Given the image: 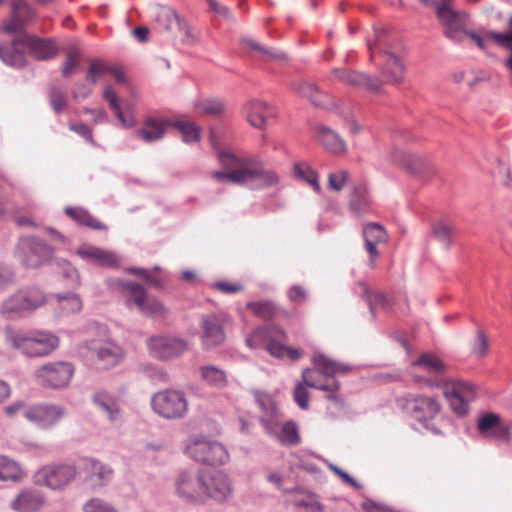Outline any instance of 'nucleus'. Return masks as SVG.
Returning a JSON list of instances; mask_svg holds the SVG:
<instances>
[{
  "label": "nucleus",
  "mask_w": 512,
  "mask_h": 512,
  "mask_svg": "<svg viewBox=\"0 0 512 512\" xmlns=\"http://www.w3.org/2000/svg\"><path fill=\"white\" fill-rule=\"evenodd\" d=\"M211 142L216 147L214 133H211ZM215 149L218 161L223 168V170L213 172V177L218 182L245 185L250 189H262L278 183V176L274 172L266 171L257 158L237 155L219 148Z\"/></svg>",
  "instance_id": "obj_1"
},
{
  "label": "nucleus",
  "mask_w": 512,
  "mask_h": 512,
  "mask_svg": "<svg viewBox=\"0 0 512 512\" xmlns=\"http://www.w3.org/2000/svg\"><path fill=\"white\" fill-rule=\"evenodd\" d=\"M314 369H305L302 372L303 383L296 384L293 390V399L303 410L309 407V393L307 387L329 392L328 399H334V394L339 390L340 383L336 380L337 373L346 374L351 367L335 362L323 354H315L313 357Z\"/></svg>",
  "instance_id": "obj_2"
},
{
  "label": "nucleus",
  "mask_w": 512,
  "mask_h": 512,
  "mask_svg": "<svg viewBox=\"0 0 512 512\" xmlns=\"http://www.w3.org/2000/svg\"><path fill=\"white\" fill-rule=\"evenodd\" d=\"M26 51L38 60H49L57 55L58 48L52 40L40 39L27 33L18 34L9 43L0 41V59L6 65L24 66Z\"/></svg>",
  "instance_id": "obj_3"
},
{
  "label": "nucleus",
  "mask_w": 512,
  "mask_h": 512,
  "mask_svg": "<svg viewBox=\"0 0 512 512\" xmlns=\"http://www.w3.org/2000/svg\"><path fill=\"white\" fill-rule=\"evenodd\" d=\"M6 342L28 357H42L52 353L59 345L57 336L37 331L25 333L12 327L4 330Z\"/></svg>",
  "instance_id": "obj_4"
},
{
  "label": "nucleus",
  "mask_w": 512,
  "mask_h": 512,
  "mask_svg": "<svg viewBox=\"0 0 512 512\" xmlns=\"http://www.w3.org/2000/svg\"><path fill=\"white\" fill-rule=\"evenodd\" d=\"M286 340L285 332L274 325L267 324L255 329V331L246 338V343L251 348H265L270 355L283 358L288 357L291 360H298L302 353L295 348L287 347L283 342Z\"/></svg>",
  "instance_id": "obj_5"
},
{
  "label": "nucleus",
  "mask_w": 512,
  "mask_h": 512,
  "mask_svg": "<svg viewBox=\"0 0 512 512\" xmlns=\"http://www.w3.org/2000/svg\"><path fill=\"white\" fill-rule=\"evenodd\" d=\"M47 301V296L39 287L27 286L3 300L0 305V314L9 320L19 319L37 310Z\"/></svg>",
  "instance_id": "obj_6"
},
{
  "label": "nucleus",
  "mask_w": 512,
  "mask_h": 512,
  "mask_svg": "<svg viewBox=\"0 0 512 512\" xmlns=\"http://www.w3.org/2000/svg\"><path fill=\"white\" fill-rule=\"evenodd\" d=\"M206 472L200 469L181 470L174 480L175 493L188 504H204Z\"/></svg>",
  "instance_id": "obj_7"
},
{
  "label": "nucleus",
  "mask_w": 512,
  "mask_h": 512,
  "mask_svg": "<svg viewBox=\"0 0 512 512\" xmlns=\"http://www.w3.org/2000/svg\"><path fill=\"white\" fill-rule=\"evenodd\" d=\"M185 454L206 465H222L229 459L226 448L220 442L205 436L190 439L185 447Z\"/></svg>",
  "instance_id": "obj_8"
},
{
  "label": "nucleus",
  "mask_w": 512,
  "mask_h": 512,
  "mask_svg": "<svg viewBox=\"0 0 512 512\" xmlns=\"http://www.w3.org/2000/svg\"><path fill=\"white\" fill-rule=\"evenodd\" d=\"M53 248L44 240L34 237H21L16 246L15 255L27 268H39L53 258Z\"/></svg>",
  "instance_id": "obj_9"
},
{
  "label": "nucleus",
  "mask_w": 512,
  "mask_h": 512,
  "mask_svg": "<svg viewBox=\"0 0 512 512\" xmlns=\"http://www.w3.org/2000/svg\"><path fill=\"white\" fill-rule=\"evenodd\" d=\"M153 411L159 416L169 419H181L188 412V401L184 393L174 389H166L155 393L151 398Z\"/></svg>",
  "instance_id": "obj_10"
},
{
  "label": "nucleus",
  "mask_w": 512,
  "mask_h": 512,
  "mask_svg": "<svg viewBox=\"0 0 512 512\" xmlns=\"http://www.w3.org/2000/svg\"><path fill=\"white\" fill-rule=\"evenodd\" d=\"M89 358L97 370H109L118 366L124 359V351L117 343L108 339L87 341Z\"/></svg>",
  "instance_id": "obj_11"
},
{
  "label": "nucleus",
  "mask_w": 512,
  "mask_h": 512,
  "mask_svg": "<svg viewBox=\"0 0 512 512\" xmlns=\"http://www.w3.org/2000/svg\"><path fill=\"white\" fill-rule=\"evenodd\" d=\"M368 47L371 54L374 53V49H378L384 58V64L382 68L383 76L387 78L389 83H398L402 80L404 74V66L401 60L388 49L390 45L387 39V32L381 28L374 29V40L373 45L371 40H368ZM373 58V55H371Z\"/></svg>",
  "instance_id": "obj_12"
},
{
  "label": "nucleus",
  "mask_w": 512,
  "mask_h": 512,
  "mask_svg": "<svg viewBox=\"0 0 512 512\" xmlns=\"http://www.w3.org/2000/svg\"><path fill=\"white\" fill-rule=\"evenodd\" d=\"M403 409L414 419L422 423L423 427L437 433V429L429 424L440 412V404L434 397L414 396L412 394L404 396L401 400Z\"/></svg>",
  "instance_id": "obj_13"
},
{
  "label": "nucleus",
  "mask_w": 512,
  "mask_h": 512,
  "mask_svg": "<svg viewBox=\"0 0 512 512\" xmlns=\"http://www.w3.org/2000/svg\"><path fill=\"white\" fill-rule=\"evenodd\" d=\"M435 9L437 18L444 27V35L451 41L461 42L465 38L468 15L452 9L447 0H441Z\"/></svg>",
  "instance_id": "obj_14"
},
{
  "label": "nucleus",
  "mask_w": 512,
  "mask_h": 512,
  "mask_svg": "<svg viewBox=\"0 0 512 512\" xmlns=\"http://www.w3.org/2000/svg\"><path fill=\"white\" fill-rule=\"evenodd\" d=\"M413 366L423 371L426 375H416L417 382H425L431 387H442L447 383L446 363L433 353H423L413 362Z\"/></svg>",
  "instance_id": "obj_15"
},
{
  "label": "nucleus",
  "mask_w": 512,
  "mask_h": 512,
  "mask_svg": "<svg viewBox=\"0 0 512 512\" xmlns=\"http://www.w3.org/2000/svg\"><path fill=\"white\" fill-rule=\"evenodd\" d=\"M77 475V468L72 464H51L37 471L36 482L52 490H61L69 485Z\"/></svg>",
  "instance_id": "obj_16"
},
{
  "label": "nucleus",
  "mask_w": 512,
  "mask_h": 512,
  "mask_svg": "<svg viewBox=\"0 0 512 512\" xmlns=\"http://www.w3.org/2000/svg\"><path fill=\"white\" fill-rule=\"evenodd\" d=\"M73 374L74 366L64 361L46 363L35 371V377L42 386L54 389L67 386Z\"/></svg>",
  "instance_id": "obj_17"
},
{
  "label": "nucleus",
  "mask_w": 512,
  "mask_h": 512,
  "mask_svg": "<svg viewBox=\"0 0 512 512\" xmlns=\"http://www.w3.org/2000/svg\"><path fill=\"white\" fill-rule=\"evenodd\" d=\"M119 285L126 293L128 305L134 303L146 315H164L165 309L162 304L157 299L148 297L143 286L130 281H119Z\"/></svg>",
  "instance_id": "obj_18"
},
{
  "label": "nucleus",
  "mask_w": 512,
  "mask_h": 512,
  "mask_svg": "<svg viewBox=\"0 0 512 512\" xmlns=\"http://www.w3.org/2000/svg\"><path fill=\"white\" fill-rule=\"evenodd\" d=\"M66 415L64 407L56 404H36L24 409V417L41 429H50Z\"/></svg>",
  "instance_id": "obj_19"
},
{
  "label": "nucleus",
  "mask_w": 512,
  "mask_h": 512,
  "mask_svg": "<svg viewBox=\"0 0 512 512\" xmlns=\"http://www.w3.org/2000/svg\"><path fill=\"white\" fill-rule=\"evenodd\" d=\"M150 355L159 360L180 356L187 349V342L180 337L159 335L148 339Z\"/></svg>",
  "instance_id": "obj_20"
},
{
  "label": "nucleus",
  "mask_w": 512,
  "mask_h": 512,
  "mask_svg": "<svg viewBox=\"0 0 512 512\" xmlns=\"http://www.w3.org/2000/svg\"><path fill=\"white\" fill-rule=\"evenodd\" d=\"M204 503L213 500L218 503L228 502L232 499L234 488L231 479L222 471L206 473L204 487Z\"/></svg>",
  "instance_id": "obj_21"
},
{
  "label": "nucleus",
  "mask_w": 512,
  "mask_h": 512,
  "mask_svg": "<svg viewBox=\"0 0 512 512\" xmlns=\"http://www.w3.org/2000/svg\"><path fill=\"white\" fill-rule=\"evenodd\" d=\"M79 469L84 474V480L92 488H102L108 485L114 476L111 466L90 457L80 460Z\"/></svg>",
  "instance_id": "obj_22"
},
{
  "label": "nucleus",
  "mask_w": 512,
  "mask_h": 512,
  "mask_svg": "<svg viewBox=\"0 0 512 512\" xmlns=\"http://www.w3.org/2000/svg\"><path fill=\"white\" fill-rule=\"evenodd\" d=\"M76 255L90 264L105 268H114L121 264V258L113 251L89 244L78 247Z\"/></svg>",
  "instance_id": "obj_23"
},
{
  "label": "nucleus",
  "mask_w": 512,
  "mask_h": 512,
  "mask_svg": "<svg viewBox=\"0 0 512 512\" xmlns=\"http://www.w3.org/2000/svg\"><path fill=\"white\" fill-rule=\"evenodd\" d=\"M225 322L226 317L222 314H210L202 317V342L205 347L217 346L224 342Z\"/></svg>",
  "instance_id": "obj_24"
},
{
  "label": "nucleus",
  "mask_w": 512,
  "mask_h": 512,
  "mask_svg": "<svg viewBox=\"0 0 512 512\" xmlns=\"http://www.w3.org/2000/svg\"><path fill=\"white\" fill-rule=\"evenodd\" d=\"M479 433L487 438L501 442H509L510 426L501 422L499 415L495 413H485L478 419L477 425Z\"/></svg>",
  "instance_id": "obj_25"
},
{
  "label": "nucleus",
  "mask_w": 512,
  "mask_h": 512,
  "mask_svg": "<svg viewBox=\"0 0 512 512\" xmlns=\"http://www.w3.org/2000/svg\"><path fill=\"white\" fill-rule=\"evenodd\" d=\"M92 401L99 411L106 416L108 421L111 423H118L122 421L123 412L121 408V401L118 396L105 390H100L94 393Z\"/></svg>",
  "instance_id": "obj_26"
},
{
  "label": "nucleus",
  "mask_w": 512,
  "mask_h": 512,
  "mask_svg": "<svg viewBox=\"0 0 512 512\" xmlns=\"http://www.w3.org/2000/svg\"><path fill=\"white\" fill-rule=\"evenodd\" d=\"M11 10V19L4 27L5 31L24 33L23 28L36 17L35 10L25 0H13Z\"/></svg>",
  "instance_id": "obj_27"
},
{
  "label": "nucleus",
  "mask_w": 512,
  "mask_h": 512,
  "mask_svg": "<svg viewBox=\"0 0 512 512\" xmlns=\"http://www.w3.org/2000/svg\"><path fill=\"white\" fill-rule=\"evenodd\" d=\"M333 73L341 82L358 89H366L368 91L375 92L380 89L382 84V81L376 76H370L365 73L351 71L345 68H335Z\"/></svg>",
  "instance_id": "obj_28"
},
{
  "label": "nucleus",
  "mask_w": 512,
  "mask_h": 512,
  "mask_svg": "<svg viewBox=\"0 0 512 512\" xmlns=\"http://www.w3.org/2000/svg\"><path fill=\"white\" fill-rule=\"evenodd\" d=\"M45 504L43 494L35 489L22 490L10 503L16 512H40Z\"/></svg>",
  "instance_id": "obj_29"
},
{
  "label": "nucleus",
  "mask_w": 512,
  "mask_h": 512,
  "mask_svg": "<svg viewBox=\"0 0 512 512\" xmlns=\"http://www.w3.org/2000/svg\"><path fill=\"white\" fill-rule=\"evenodd\" d=\"M240 45L250 56L262 61L281 62L286 59L282 51L263 46L251 38H243Z\"/></svg>",
  "instance_id": "obj_30"
},
{
  "label": "nucleus",
  "mask_w": 512,
  "mask_h": 512,
  "mask_svg": "<svg viewBox=\"0 0 512 512\" xmlns=\"http://www.w3.org/2000/svg\"><path fill=\"white\" fill-rule=\"evenodd\" d=\"M315 133L317 141L329 153L341 154L346 152V142L335 130L325 125H318Z\"/></svg>",
  "instance_id": "obj_31"
},
{
  "label": "nucleus",
  "mask_w": 512,
  "mask_h": 512,
  "mask_svg": "<svg viewBox=\"0 0 512 512\" xmlns=\"http://www.w3.org/2000/svg\"><path fill=\"white\" fill-rule=\"evenodd\" d=\"M253 393L255 400L262 411V416L260 419L261 424L263 427H269L270 429H273L275 427L273 424L274 420L281 417V412L278 409L275 400L270 394L265 392L256 390Z\"/></svg>",
  "instance_id": "obj_32"
},
{
  "label": "nucleus",
  "mask_w": 512,
  "mask_h": 512,
  "mask_svg": "<svg viewBox=\"0 0 512 512\" xmlns=\"http://www.w3.org/2000/svg\"><path fill=\"white\" fill-rule=\"evenodd\" d=\"M274 428L264 427L265 431L278 439L282 444L294 446L300 442L297 425L292 422L282 423V416L274 420Z\"/></svg>",
  "instance_id": "obj_33"
},
{
  "label": "nucleus",
  "mask_w": 512,
  "mask_h": 512,
  "mask_svg": "<svg viewBox=\"0 0 512 512\" xmlns=\"http://www.w3.org/2000/svg\"><path fill=\"white\" fill-rule=\"evenodd\" d=\"M248 122L255 128L264 129L267 119L274 115L273 108L261 100H252L246 106Z\"/></svg>",
  "instance_id": "obj_34"
},
{
  "label": "nucleus",
  "mask_w": 512,
  "mask_h": 512,
  "mask_svg": "<svg viewBox=\"0 0 512 512\" xmlns=\"http://www.w3.org/2000/svg\"><path fill=\"white\" fill-rule=\"evenodd\" d=\"M366 251L371 261L378 257L377 245L387 241L385 229L378 223H369L363 228Z\"/></svg>",
  "instance_id": "obj_35"
},
{
  "label": "nucleus",
  "mask_w": 512,
  "mask_h": 512,
  "mask_svg": "<svg viewBox=\"0 0 512 512\" xmlns=\"http://www.w3.org/2000/svg\"><path fill=\"white\" fill-rule=\"evenodd\" d=\"M170 124L168 120L147 118L143 126L136 131V135L142 141L152 143L164 136L166 127Z\"/></svg>",
  "instance_id": "obj_36"
},
{
  "label": "nucleus",
  "mask_w": 512,
  "mask_h": 512,
  "mask_svg": "<svg viewBox=\"0 0 512 512\" xmlns=\"http://www.w3.org/2000/svg\"><path fill=\"white\" fill-rule=\"evenodd\" d=\"M372 201L367 188L360 184L353 187L349 198V209L355 216H362L371 209Z\"/></svg>",
  "instance_id": "obj_37"
},
{
  "label": "nucleus",
  "mask_w": 512,
  "mask_h": 512,
  "mask_svg": "<svg viewBox=\"0 0 512 512\" xmlns=\"http://www.w3.org/2000/svg\"><path fill=\"white\" fill-rule=\"evenodd\" d=\"M106 72H109L115 78V80L117 82H119V83L126 82L125 75L120 68H118L116 66L108 67V66L104 65L103 63L96 61V60H93L90 62V66H89V70H88L86 78L88 81H90L94 85L96 83L98 77H100L101 75H103Z\"/></svg>",
  "instance_id": "obj_38"
},
{
  "label": "nucleus",
  "mask_w": 512,
  "mask_h": 512,
  "mask_svg": "<svg viewBox=\"0 0 512 512\" xmlns=\"http://www.w3.org/2000/svg\"><path fill=\"white\" fill-rule=\"evenodd\" d=\"M199 373L201 379L215 389H223L228 384L226 373L216 366H202Z\"/></svg>",
  "instance_id": "obj_39"
},
{
  "label": "nucleus",
  "mask_w": 512,
  "mask_h": 512,
  "mask_svg": "<svg viewBox=\"0 0 512 512\" xmlns=\"http://www.w3.org/2000/svg\"><path fill=\"white\" fill-rule=\"evenodd\" d=\"M390 160L398 165L404 166L409 169L412 174H418L420 168L423 166L424 161L421 157L394 149L390 153Z\"/></svg>",
  "instance_id": "obj_40"
},
{
  "label": "nucleus",
  "mask_w": 512,
  "mask_h": 512,
  "mask_svg": "<svg viewBox=\"0 0 512 512\" xmlns=\"http://www.w3.org/2000/svg\"><path fill=\"white\" fill-rule=\"evenodd\" d=\"M103 97L108 102L110 109L114 112L122 127L130 128L135 125L134 118L132 116H125L122 112L118 97L111 87L105 88Z\"/></svg>",
  "instance_id": "obj_41"
},
{
  "label": "nucleus",
  "mask_w": 512,
  "mask_h": 512,
  "mask_svg": "<svg viewBox=\"0 0 512 512\" xmlns=\"http://www.w3.org/2000/svg\"><path fill=\"white\" fill-rule=\"evenodd\" d=\"M294 90L302 97L309 99L314 106L324 107L326 105L323 92L313 83L298 82L294 85Z\"/></svg>",
  "instance_id": "obj_42"
},
{
  "label": "nucleus",
  "mask_w": 512,
  "mask_h": 512,
  "mask_svg": "<svg viewBox=\"0 0 512 512\" xmlns=\"http://www.w3.org/2000/svg\"><path fill=\"white\" fill-rule=\"evenodd\" d=\"M360 288L362 297L367 301L372 315L375 314L378 308L390 309V300L382 292H372L365 284H360Z\"/></svg>",
  "instance_id": "obj_43"
},
{
  "label": "nucleus",
  "mask_w": 512,
  "mask_h": 512,
  "mask_svg": "<svg viewBox=\"0 0 512 512\" xmlns=\"http://www.w3.org/2000/svg\"><path fill=\"white\" fill-rule=\"evenodd\" d=\"M54 297L63 315L78 313L82 309V300L79 295L75 293L57 294Z\"/></svg>",
  "instance_id": "obj_44"
},
{
  "label": "nucleus",
  "mask_w": 512,
  "mask_h": 512,
  "mask_svg": "<svg viewBox=\"0 0 512 512\" xmlns=\"http://www.w3.org/2000/svg\"><path fill=\"white\" fill-rule=\"evenodd\" d=\"M155 20L163 29L170 30L174 25L182 29V22L176 12L168 6H159L157 8Z\"/></svg>",
  "instance_id": "obj_45"
},
{
  "label": "nucleus",
  "mask_w": 512,
  "mask_h": 512,
  "mask_svg": "<svg viewBox=\"0 0 512 512\" xmlns=\"http://www.w3.org/2000/svg\"><path fill=\"white\" fill-rule=\"evenodd\" d=\"M22 476V470L17 462L7 456H0V480L17 481Z\"/></svg>",
  "instance_id": "obj_46"
},
{
  "label": "nucleus",
  "mask_w": 512,
  "mask_h": 512,
  "mask_svg": "<svg viewBox=\"0 0 512 512\" xmlns=\"http://www.w3.org/2000/svg\"><path fill=\"white\" fill-rule=\"evenodd\" d=\"M445 387L446 392L459 395L465 399L472 401L475 397V388L468 382L461 380H451L447 379V383L443 385Z\"/></svg>",
  "instance_id": "obj_47"
},
{
  "label": "nucleus",
  "mask_w": 512,
  "mask_h": 512,
  "mask_svg": "<svg viewBox=\"0 0 512 512\" xmlns=\"http://www.w3.org/2000/svg\"><path fill=\"white\" fill-rule=\"evenodd\" d=\"M67 215L76 220L79 224L88 226L90 228H94L97 230H102L105 227L100 224V222L94 218L91 214H89L86 210L81 208H72L67 207L65 209Z\"/></svg>",
  "instance_id": "obj_48"
},
{
  "label": "nucleus",
  "mask_w": 512,
  "mask_h": 512,
  "mask_svg": "<svg viewBox=\"0 0 512 512\" xmlns=\"http://www.w3.org/2000/svg\"><path fill=\"white\" fill-rule=\"evenodd\" d=\"M294 172L298 178L309 183L316 192H318V193L321 192V186L319 184L318 174L309 165H307L305 163H297L294 166Z\"/></svg>",
  "instance_id": "obj_49"
},
{
  "label": "nucleus",
  "mask_w": 512,
  "mask_h": 512,
  "mask_svg": "<svg viewBox=\"0 0 512 512\" xmlns=\"http://www.w3.org/2000/svg\"><path fill=\"white\" fill-rule=\"evenodd\" d=\"M54 263L62 276L70 281L72 287L80 285V277L77 269L66 259L55 258Z\"/></svg>",
  "instance_id": "obj_50"
},
{
  "label": "nucleus",
  "mask_w": 512,
  "mask_h": 512,
  "mask_svg": "<svg viewBox=\"0 0 512 512\" xmlns=\"http://www.w3.org/2000/svg\"><path fill=\"white\" fill-rule=\"evenodd\" d=\"M436 240L443 244L445 249H449L452 244L454 229L446 222L440 221L434 224L432 230Z\"/></svg>",
  "instance_id": "obj_51"
},
{
  "label": "nucleus",
  "mask_w": 512,
  "mask_h": 512,
  "mask_svg": "<svg viewBox=\"0 0 512 512\" xmlns=\"http://www.w3.org/2000/svg\"><path fill=\"white\" fill-rule=\"evenodd\" d=\"M170 125L176 127L180 131V133L182 134V140L185 143H194L200 139L199 128L192 123L177 121L174 123L171 122Z\"/></svg>",
  "instance_id": "obj_52"
},
{
  "label": "nucleus",
  "mask_w": 512,
  "mask_h": 512,
  "mask_svg": "<svg viewBox=\"0 0 512 512\" xmlns=\"http://www.w3.org/2000/svg\"><path fill=\"white\" fill-rule=\"evenodd\" d=\"M49 99L51 106L56 113L63 111L67 105L66 94L60 87H51L49 91Z\"/></svg>",
  "instance_id": "obj_53"
},
{
  "label": "nucleus",
  "mask_w": 512,
  "mask_h": 512,
  "mask_svg": "<svg viewBox=\"0 0 512 512\" xmlns=\"http://www.w3.org/2000/svg\"><path fill=\"white\" fill-rule=\"evenodd\" d=\"M445 397L450 403L452 410L462 416L468 412L469 403L471 402L468 399H465L459 395L451 394L444 391Z\"/></svg>",
  "instance_id": "obj_54"
},
{
  "label": "nucleus",
  "mask_w": 512,
  "mask_h": 512,
  "mask_svg": "<svg viewBox=\"0 0 512 512\" xmlns=\"http://www.w3.org/2000/svg\"><path fill=\"white\" fill-rule=\"evenodd\" d=\"M348 179L349 173L346 170L332 172L328 176V188L338 192L343 189Z\"/></svg>",
  "instance_id": "obj_55"
},
{
  "label": "nucleus",
  "mask_w": 512,
  "mask_h": 512,
  "mask_svg": "<svg viewBox=\"0 0 512 512\" xmlns=\"http://www.w3.org/2000/svg\"><path fill=\"white\" fill-rule=\"evenodd\" d=\"M195 107L200 113H204L207 115H218L224 109V105L222 102L213 99L198 102Z\"/></svg>",
  "instance_id": "obj_56"
},
{
  "label": "nucleus",
  "mask_w": 512,
  "mask_h": 512,
  "mask_svg": "<svg viewBox=\"0 0 512 512\" xmlns=\"http://www.w3.org/2000/svg\"><path fill=\"white\" fill-rule=\"evenodd\" d=\"M247 307L257 316L262 317L264 319L271 317L274 312V305L272 302L269 301L249 302L247 304Z\"/></svg>",
  "instance_id": "obj_57"
},
{
  "label": "nucleus",
  "mask_w": 512,
  "mask_h": 512,
  "mask_svg": "<svg viewBox=\"0 0 512 512\" xmlns=\"http://www.w3.org/2000/svg\"><path fill=\"white\" fill-rule=\"evenodd\" d=\"M488 349H489L488 339H487L485 333L482 330H479L477 332V338L473 344L472 350L476 355L483 357L487 354Z\"/></svg>",
  "instance_id": "obj_58"
},
{
  "label": "nucleus",
  "mask_w": 512,
  "mask_h": 512,
  "mask_svg": "<svg viewBox=\"0 0 512 512\" xmlns=\"http://www.w3.org/2000/svg\"><path fill=\"white\" fill-rule=\"evenodd\" d=\"M85 512H116L109 504L99 499H92L84 506Z\"/></svg>",
  "instance_id": "obj_59"
},
{
  "label": "nucleus",
  "mask_w": 512,
  "mask_h": 512,
  "mask_svg": "<svg viewBox=\"0 0 512 512\" xmlns=\"http://www.w3.org/2000/svg\"><path fill=\"white\" fill-rule=\"evenodd\" d=\"M14 278L15 276L13 271L9 267L0 263V290H4L12 285L14 283Z\"/></svg>",
  "instance_id": "obj_60"
},
{
  "label": "nucleus",
  "mask_w": 512,
  "mask_h": 512,
  "mask_svg": "<svg viewBox=\"0 0 512 512\" xmlns=\"http://www.w3.org/2000/svg\"><path fill=\"white\" fill-rule=\"evenodd\" d=\"M128 272L141 276L147 283L154 287H161V281L152 276L151 272L142 268H130Z\"/></svg>",
  "instance_id": "obj_61"
},
{
  "label": "nucleus",
  "mask_w": 512,
  "mask_h": 512,
  "mask_svg": "<svg viewBox=\"0 0 512 512\" xmlns=\"http://www.w3.org/2000/svg\"><path fill=\"white\" fill-rule=\"evenodd\" d=\"M488 37L504 47H512V32L498 33L495 31H490L488 33Z\"/></svg>",
  "instance_id": "obj_62"
},
{
  "label": "nucleus",
  "mask_w": 512,
  "mask_h": 512,
  "mask_svg": "<svg viewBox=\"0 0 512 512\" xmlns=\"http://www.w3.org/2000/svg\"><path fill=\"white\" fill-rule=\"evenodd\" d=\"M287 294L290 301L298 304L303 303L307 297L305 289L298 285L292 286Z\"/></svg>",
  "instance_id": "obj_63"
},
{
  "label": "nucleus",
  "mask_w": 512,
  "mask_h": 512,
  "mask_svg": "<svg viewBox=\"0 0 512 512\" xmlns=\"http://www.w3.org/2000/svg\"><path fill=\"white\" fill-rule=\"evenodd\" d=\"M366 512H393L388 506L367 500L362 504Z\"/></svg>",
  "instance_id": "obj_64"
}]
</instances>
